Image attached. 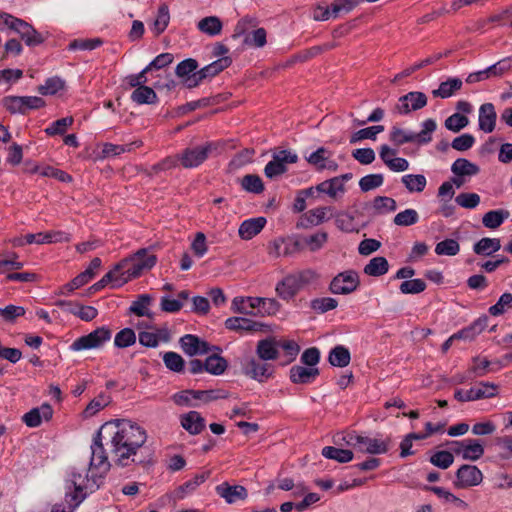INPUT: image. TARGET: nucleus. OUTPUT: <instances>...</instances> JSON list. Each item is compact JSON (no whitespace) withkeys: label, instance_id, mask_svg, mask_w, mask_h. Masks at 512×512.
Instances as JSON below:
<instances>
[{"label":"nucleus","instance_id":"obj_1","mask_svg":"<svg viewBox=\"0 0 512 512\" xmlns=\"http://www.w3.org/2000/svg\"><path fill=\"white\" fill-rule=\"evenodd\" d=\"M102 428L110 437V454L116 465L128 467L145 462L141 453L147 433L143 427L130 420L115 419L103 424Z\"/></svg>","mask_w":512,"mask_h":512},{"label":"nucleus","instance_id":"obj_2","mask_svg":"<svg viewBox=\"0 0 512 512\" xmlns=\"http://www.w3.org/2000/svg\"><path fill=\"white\" fill-rule=\"evenodd\" d=\"M319 278L313 269H303L287 274L275 287L276 294L284 301L292 300L301 290L316 282Z\"/></svg>","mask_w":512,"mask_h":512},{"label":"nucleus","instance_id":"obj_3","mask_svg":"<svg viewBox=\"0 0 512 512\" xmlns=\"http://www.w3.org/2000/svg\"><path fill=\"white\" fill-rule=\"evenodd\" d=\"M342 441L347 445L358 449L360 452L372 455L387 453L391 447L392 442L390 436H386L385 438H371L368 436L358 435L355 432L337 434L334 437L335 444H340Z\"/></svg>","mask_w":512,"mask_h":512},{"label":"nucleus","instance_id":"obj_4","mask_svg":"<svg viewBox=\"0 0 512 512\" xmlns=\"http://www.w3.org/2000/svg\"><path fill=\"white\" fill-rule=\"evenodd\" d=\"M65 494V501L71 510L76 509L87 497L88 490L93 492L99 486L95 482L90 483V480L81 473L75 471L71 472V479L68 481Z\"/></svg>","mask_w":512,"mask_h":512},{"label":"nucleus","instance_id":"obj_5","mask_svg":"<svg viewBox=\"0 0 512 512\" xmlns=\"http://www.w3.org/2000/svg\"><path fill=\"white\" fill-rule=\"evenodd\" d=\"M124 260H127V263L123 275H126V279L131 280L141 276L144 271L153 268L157 262V256L150 253L147 248H141Z\"/></svg>","mask_w":512,"mask_h":512},{"label":"nucleus","instance_id":"obj_6","mask_svg":"<svg viewBox=\"0 0 512 512\" xmlns=\"http://www.w3.org/2000/svg\"><path fill=\"white\" fill-rule=\"evenodd\" d=\"M241 369L245 376L263 383L273 377L274 366L259 357L248 356L242 359Z\"/></svg>","mask_w":512,"mask_h":512},{"label":"nucleus","instance_id":"obj_7","mask_svg":"<svg viewBox=\"0 0 512 512\" xmlns=\"http://www.w3.org/2000/svg\"><path fill=\"white\" fill-rule=\"evenodd\" d=\"M111 330L102 326L93 330L87 335L77 338L71 345L72 351H82L101 347L105 342L111 339Z\"/></svg>","mask_w":512,"mask_h":512},{"label":"nucleus","instance_id":"obj_8","mask_svg":"<svg viewBox=\"0 0 512 512\" xmlns=\"http://www.w3.org/2000/svg\"><path fill=\"white\" fill-rule=\"evenodd\" d=\"M216 148L217 146L213 142H207L201 146L188 147L178 154L180 163L184 168L188 169L198 167Z\"/></svg>","mask_w":512,"mask_h":512},{"label":"nucleus","instance_id":"obj_9","mask_svg":"<svg viewBox=\"0 0 512 512\" xmlns=\"http://www.w3.org/2000/svg\"><path fill=\"white\" fill-rule=\"evenodd\" d=\"M360 285L359 275L355 270H345L334 276L329 284V291L336 295H348Z\"/></svg>","mask_w":512,"mask_h":512},{"label":"nucleus","instance_id":"obj_10","mask_svg":"<svg viewBox=\"0 0 512 512\" xmlns=\"http://www.w3.org/2000/svg\"><path fill=\"white\" fill-rule=\"evenodd\" d=\"M297 161L296 153L289 150H280L272 155V160L264 168V174L267 178L273 179L287 171V164H294Z\"/></svg>","mask_w":512,"mask_h":512},{"label":"nucleus","instance_id":"obj_11","mask_svg":"<svg viewBox=\"0 0 512 512\" xmlns=\"http://www.w3.org/2000/svg\"><path fill=\"white\" fill-rule=\"evenodd\" d=\"M498 386L490 382H480L468 390L457 389L454 398L459 402L492 398L497 395Z\"/></svg>","mask_w":512,"mask_h":512},{"label":"nucleus","instance_id":"obj_12","mask_svg":"<svg viewBox=\"0 0 512 512\" xmlns=\"http://www.w3.org/2000/svg\"><path fill=\"white\" fill-rule=\"evenodd\" d=\"M103 430L102 426L95 433L91 443V458L90 467L100 469L102 472H107L110 469V462L108 460V454L103 445Z\"/></svg>","mask_w":512,"mask_h":512},{"label":"nucleus","instance_id":"obj_13","mask_svg":"<svg viewBox=\"0 0 512 512\" xmlns=\"http://www.w3.org/2000/svg\"><path fill=\"white\" fill-rule=\"evenodd\" d=\"M127 260H121L117 263L112 270L107 272L99 281L90 286V293H95L111 284L112 288H119L129 280L126 275H123L124 268L126 267Z\"/></svg>","mask_w":512,"mask_h":512},{"label":"nucleus","instance_id":"obj_14","mask_svg":"<svg viewBox=\"0 0 512 512\" xmlns=\"http://www.w3.org/2000/svg\"><path fill=\"white\" fill-rule=\"evenodd\" d=\"M427 96L420 91H412L398 99L395 110L401 115H407L411 111H417L427 105Z\"/></svg>","mask_w":512,"mask_h":512},{"label":"nucleus","instance_id":"obj_15","mask_svg":"<svg viewBox=\"0 0 512 512\" xmlns=\"http://www.w3.org/2000/svg\"><path fill=\"white\" fill-rule=\"evenodd\" d=\"M483 481V474L475 465L463 464L456 471L455 486L468 488L479 485Z\"/></svg>","mask_w":512,"mask_h":512},{"label":"nucleus","instance_id":"obj_16","mask_svg":"<svg viewBox=\"0 0 512 512\" xmlns=\"http://www.w3.org/2000/svg\"><path fill=\"white\" fill-rule=\"evenodd\" d=\"M183 352L190 356L205 355L211 352V345L196 335L186 334L179 340Z\"/></svg>","mask_w":512,"mask_h":512},{"label":"nucleus","instance_id":"obj_17","mask_svg":"<svg viewBox=\"0 0 512 512\" xmlns=\"http://www.w3.org/2000/svg\"><path fill=\"white\" fill-rule=\"evenodd\" d=\"M332 206L317 207L304 213L300 220L297 222L296 227L298 229H308L313 226H318L323 222L330 219L327 217V213L333 212Z\"/></svg>","mask_w":512,"mask_h":512},{"label":"nucleus","instance_id":"obj_18","mask_svg":"<svg viewBox=\"0 0 512 512\" xmlns=\"http://www.w3.org/2000/svg\"><path fill=\"white\" fill-rule=\"evenodd\" d=\"M218 496L223 498L227 504H234L237 501L245 500L248 497L247 489L242 485H231L223 482L215 487Z\"/></svg>","mask_w":512,"mask_h":512},{"label":"nucleus","instance_id":"obj_19","mask_svg":"<svg viewBox=\"0 0 512 512\" xmlns=\"http://www.w3.org/2000/svg\"><path fill=\"white\" fill-rule=\"evenodd\" d=\"M53 416V409L50 404L43 403L40 407L31 409L22 417V421L30 428H36L42 421H49Z\"/></svg>","mask_w":512,"mask_h":512},{"label":"nucleus","instance_id":"obj_20","mask_svg":"<svg viewBox=\"0 0 512 512\" xmlns=\"http://www.w3.org/2000/svg\"><path fill=\"white\" fill-rule=\"evenodd\" d=\"M256 355L265 361H274L279 358V341L272 336L261 339L256 345Z\"/></svg>","mask_w":512,"mask_h":512},{"label":"nucleus","instance_id":"obj_21","mask_svg":"<svg viewBox=\"0 0 512 512\" xmlns=\"http://www.w3.org/2000/svg\"><path fill=\"white\" fill-rule=\"evenodd\" d=\"M70 234L64 231H49V232H40L37 234H26L25 242L27 244H46V243H59V242H69Z\"/></svg>","mask_w":512,"mask_h":512},{"label":"nucleus","instance_id":"obj_22","mask_svg":"<svg viewBox=\"0 0 512 512\" xmlns=\"http://www.w3.org/2000/svg\"><path fill=\"white\" fill-rule=\"evenodd\" d=\"M264 325L245 317H229L225 320V328L236 332L261 331Z\"/></svg>","mask_w":512,"mask_h":512},{"label":"nucleus","instance_id":"obj_23","mask_svg":"<svg viewBox=\"0 0 512 512\" xmlns=\"http://www.w3.org/2000/svg\"><path fill=\"white\" fill-rule=\"evenodd\" d=\"M497 113L492 103H484L479 108L478 125L485 133H491L495 129Z\"/></svg>","mask_w":512,"mask_h":512},{"label":"nucleus","instance_id":"obj_24","mask_svg":"<svg viewBox=\"0 0 512 512\" xmlns=\"http://www.w3.org/2000/svg\"><path fill=\"white\" fill-rule=\"evenodd\" d=\"M488 321V316L482 315L475 321H473L469 326L454 333L453 338L471 341L486 329V327L488 326Z\"/></svg>","mask_w":512,"mask_h":512},{"label":"nucleus","instance_id":"obj_25","mask_svg":"<svg viewBox=\"0 0 512 512\" xmlns=\"http://www.w3.org/2000/svg\"><path fill=\"white\" fill-rule=\"evenodd\" d=\"M290 380L294 384H310L319 375L318 368L294 365L290 368Z\"/></svg>","mask_w":512,"mask_h":512},{"label":"nucleus","instance_id":"obj_26","mask_svg":"<svg viewBox=\"0 0 512 512\" xmlns=\"http://www.w3.org/2000/svg\"><path fill=\"white\" fill-rule=\"evenodd\" d=\"M266 218L257 217L243 221L239 227L238 234L243 240H250L259 234L265 227Z\"/></svg>","mask_w":512,"mask_h":512},{"label":"nucleus","instance_id":"obj_27","mask_svg":"<svg viewBox=\"0 0 512 512\" xmlns=\"http://www.w3.org/2000/svg\"><path fill=\"white\" fill-rule=\"evenodd\" d=\"M17 34L20 35L21 39L29 47H35L42 44L45 41V36L38 32L31 24L24 21L21 23Z\"/></svg>","mask_w":512,"mask_h":512},{"label":"nucleus","instance_id":"obj_28","mask_svg":"<svg viewBox=\"0 0 512 512\" xmlns=\"http://www.w3.org/2000/svg\"><path fill=\"white\" fill-rule=\"evenodd\" d=\"M181 426L192 435H197L205 428V420L197 411H190L181 416Z\"/></svg>","mask_w":512,"mask_h":512},{"label":"nucleus","instance_id":"obj_29","mask_svg":"<svg viewBox=\"0 0 512 512\" xmlns=\"http://www.w3.org/2000/svg\"><path fill=\"white\" fill-rule=\"evenodd\" d=\"M463 86V82L460 78L450 77L447 80L440 83L437 89L432 91V95L435 98H450Z\"/></svg>","mask_w":512,"mask_h":512},{"label":"nucleus","instance_id":"obj_30","mask_svg":"<svg viewBox=\"0 0 512 512\" xmlns=\"http://www.w3.org/2000/svg\"><path fill=\"white\" fill-rule=\"evenodd\" d=\"M250 306L258 307V313L262 315H275L281 307V304L274 298L249 297L247 300Z\"/></svg>","mask_w":512,"mask_h":512},{"label":"nucleus","instance_id":"obj_31","mask_svg":"<svg viewBox=\"0 0 512 512\" xmlns=\"http://www.w3.org/2000/svg\"><path fill=\"white\" fill-rule=\"evenodd\" d=\"M500 248L501 242L499 238L484 237L473 245L474 253L482 256H491L499 251Z\"/></svg>","mask_w":512,"mask_h":512},{"label":"nucleus","instance_id":"obj_32","mask_svg":"<svg viewBox=\"0 0 512 512\" xmlns=\"http://www.w3.org/2000/svg\"><path fill=\"white\" fill-rule=\"evenodd\" d=\"M351 354L348 348L343 345H337L329 352L328 362L335 367L344 368L349 365Z\"/></svg>","mask_w":512,"mask_h":512},{"label":"nucleus","instance_id":"obj_33","mask_svg":"<svg viewBox=\"0 0 512 512\" xmlns=\"http://www.w3.org/2000/svg\"><path fill=\"white\" fill-rule=\"evenodd\" d=\"M316 190L318 193H325L333 199L342 197L346 191L345 185L340 184L334 177L319 183Z\"/></svg>","mask_w":512,"mask_h":512},{"label":"nucleus","instance_id":"obj_34","mask_svg":"<svg viewBox=\"0 0 512 512\" xmlns=\"http://www.w3.org/2000/svg\"><path fill=\"white\" fill-rule=\"evenodd\" d=\"M420 132H414V143L418 146L427 145L432 141V134L437 129V123L434 119L429 118L422 122Z\"/></svg>","mask_w":512,"mask_h":512},{"label":"nucleus","instance_id":"obj_35","mask_svg":"<svg viewBox=\"0 0 512 512\" xmlns=\"http://www.w3.org/2000/svg\"><path fill=\"white\" fill-rule=\"evenodd\" d=\"M485 452L484 444L481 439L468 438V442L463 450L462 458L469 461L479 460Z\"/></svg>","mask_w":512,"mask_h":512},{"label":"nucleus","instance_id":"obj_36","mask_svg":"<svg viewBox=\"0 0 512 512\" xmlns=\"http://www.w3.org/2000/svg\"><path fill=\"white\" fill-rule=\"evenodd\" d=\"M152 302V297L148 294H141L133 301L129 307V313L135 314L139 317L146 316L148 318L153 317V313L150 312L149 306Z\"/></svg>","mask_w":512,"mask_h":512},{"label":"nucleus","instance_id":"obj_37","mask_svg":"<svg viewBox=\"0 0 512 512\" xmlns=\"http://www.w3.org/2000/svg\"><path fill=\"white\" fill-rule=\"evenodd\" d=\"M321 454L326 459L335 460L339 463H348L353 460L354 454L349 449L337 448L334 446H325Z\"/></svg>","mask_w":512,"mask_h":512},{"label":"nucleus","instance_id":"obj_38","mask_svg":"<svg viewBox=\"0 0 512 512\" xmlns=\"http://www.w3.org/2000/svg\"><path fill=\"white\" fill-rule=\"evenodd\" d=\"M131 100L138 105H149L157 103L158 97L151 87L140 86L134 89V91L132 92Z\"/></svg>","mask_w":512,"mask_h":512},{"label":"nucleus","instance_id":"obj_39","mask_svg":"<svg viewBox=\"0 0 512 512\" xmlns=\"http://www.w3.org/2000/svg\"><path fill=\"white\" fill-rule=\"evenodd\" d=\"M451 171L454 175L463 177V176H474L479 173V167L470 162L465 158H458L454 161L451 166Z\"/></svg>","mask_w":512,"mask_h":512},{"label":"nucleus","instance_id":"obj_40","mask_svg":"<svg viewBox=\"0 0 512 512\" xmlns=\"http://www.w3.org/2000/svg\"><path fill=\"white\" fill-rule=\"evenodd\" d=\"M232 64L230 57H221L214 62L201 68L199 71L204 79L212 78L228 68Z\"/></svg>","mask_w":512,"mask_h":512},{"label":"nucleus","instance_id":"obj_41","mask_svg":"<svg viewBox=\"0 0 512 512\" xmlns=\"http://www.w3.org/2000/svg\"><path fill=\"white\" fill-rule=\"evenodd\" d=\"M389 270V263L385 257L377 256L372 258L364 267V273L369 276L379 277Z\"/></svg>","mask_w":512,"mask_h":512},{"label":"nucleus","instance_id":"obj_42","mask_svg":"<svg viewBox=\"0 0 512 512\" xmlns=\"http://www.w3.org/2000/svg\"><path fill=\"white\" fill-rule=\"evenodd\" d=\"M508 216L509 211L507 210H490L484 214L482 218V223L486 228L496 229L503 224V222L508 218Z\"/></svg>","mask_w":512,"mask_h":512},{"label":"nucleus","instance_id":"obj_43","mask_svg":"<svg viewBox=\"0 0 512 512\" xmlns=\"http://www.w3.org/2000/svg\"><path fill=\"white\" fill-rule=\"evenodd\" d=\"M227 367V360L219 354L210 355L205 359V372L212 375H222Z\"/></svg>","mask_w":512,"mask_h":512},{"label":"nucleus","instance_id":"obj_44","mask_svg":"<svg viewBox=\"0 0 512 512\" xmlns=\"http://www.w3.org/2000/svg\"><path fill=\"white\" fill-rule=\"evenodd\" d=\"M222 22L217 16H208L197 23V28L204 34L216 36L221 33Z\"/></svg>","mask_w":512,"mask_h":512},{"label":"nucleus","instance_id":"obj_45","mask_svg":"<svg viewBox=\"0 0 512 512\" xmlns=\"http://www.w3.org/2000/svg\"><path fill=\"white\" fill-rule=\"evenodd\" d=\"M401 182L410 193H420L427 185L426 177L422 174H406L402 176Z\"/></svg>","mask_w":512,"mask_h":512},{"label":"nucleus","instance_id":"obj_46","mask_svg":"<svg viewBox=\"0 0 512 512\" xmlns=\"http://www.w3.org/2000/svg\"><path fill=\"white\" fill-rule=\"evenodd\" d=\"M142 141H134L125 145H117L112 143H105L102 148L103 157L118 156L125 152H130L136 147H140Z\"/></svg>","mask_w":512,"mask_h":512},{"label":"nucleus","instance_id":"obj_47","mask_svg":"<svg viewBox=\"0 0 512 512\" xmlns=\"http://www.w3.org/2000/svg\"><path fill=\"white\" fill-rule=\"evenodd\" d=\"M424 489L435 493L439 498H442L445 502L453 503L458 508L466 509L468 507V504L464 500L460 499L459 497H457L456 495L442 487L424 486Z\"/></svg>","mask_w":512,"mask_h":512},{"label":"nucleus","instance_id":"obj_48","mask_svg":"<svg viewBox=\"0 0 512 512\" xmlns=\"http://www.w3.org/2000/svg\"><path fill=\"white\" fill-rule=\"evenodd\" d=\"M330 217L335 218V225L339 230L346 233L356 231V228L354 226V217L351 214L343 211H333L330 212Z\"/></svg>","mask_w":512,"mask_h":512},{"label":"nucleus","instance_id":"obj_49","mask_svg":"<svg viewBox=\"0 0 512 512\" xmlns=\"http://www.w3.org/2000/svg\"><path fill=\"white\" fill-rule=\"evenodd\" d=\"M389 140L396 147L406 143H414V132L394 126L390 131Z\"/></svg>","mask_w":512,"mask_h":512},{"label":"nucleus","instance_id":"obj_50","mask_svg":"<svg viewBox=\"0 0 512 512\" xmlns=\"http://www.w3.org/2000/svg\"><path fill=\"white\" fill-rule=\"evenodd\" d=\"M242 188L250 193L260 194L264 191L262 179L256 174H247L241 179Z\"/></svg>","mask_w":512,"mask_h":512},{"label":"nucleus","instance_id":"obj_51","mask_svg":"<svg viewBox=\"0 0 512 512\" xmlns=\"http://www.w3.org/2000/svg\"><path fill=\"white\" fill-rule=\"evenodd\" d=\"M64 87L65 81L62 78L55 76L46 79L45 83L38 87V92L41 95H55L60 90L64 89Z\"/></svg>","mask_w":512,"mask_h":512},{"label":"nucleus","instance_id":"obj_52","mask_svg":"<svg viewBox=\"0 0 512 512\" xmlns=\"http://www.w3.org/2000/svg\"><path fill=\"white\" fill-rule=\"evenodd\" d=\"M163 362L165 366L173 372L181 373L184 371L185 361L182 356L176 352L169 351L164 353Z\"/></svg>","mask_w":512,"mask_h":512},{"label":"nucleus","instance_id":"obj_53","mask_svg":"<svg viewBox=\"0 0 512 512\" xmlns=\"http://www.w3.org/2000/svg\"><path fill=\"white\" fill-rule=\"evenodd\" d=\"M460 251V245L455 239H445L440 241L435 246V253L437 255L455 256Z\"/></svg>","mask_w":512,"mask_h":512},{"label":"nucleus","instance_id":"obj_54","mask_svg":"<svg viewBox=\"0 0 512 512\" xmlns=\"http://www.w3.org/2000/svg\"><path fill=\"white\" fill-rule=\"evenodd\" d=\"M419 221L418 212L415 209H405L399 212L393 219V222L397 226H411Z\"/></svg>","mask_w":512,"mask_h":512},{"label":"nucleus","instance_id":"obj_55","mask_svg":"<svg viewBox=\"0 0 512 512\" xmlns=\"http://www.w3.org/2000/svg\"><path fill=\"white\" fill-rule=\"evenodd\" d=\"M311 308L317 313L323 314L338 306V301L332 297L315 298L310 303Z\"/></svg>","mask_w":512,"mask_h":512},{"label":"nucleus","instance_id":"obj_56","mask_svg":"<svg viewBox=\"0 0 512 512\" xmlns=\"http://www.w3.org/2000/svg\"><path fill=\"white\" fill-rule=\"evenodd\" d=\"M384 182V176L382 174H368L359 180V187L362 192H369L380 186Z\"/></svg>","mask_w":512,"mask_h":512},{"label":"nucleus","instance_id":"obj_57","mask_svg":"<svg viewBox=\"0 0 512 512\" xmlns=\"http://www.w3.org/2000/svg\"><path fill=\"white\" fill-rule=\"evenodd\" d=\"M508 308H512V294L506 292L500 296L494 305L489 307L488 312L492 316H500L504 314Z\"/></svg>","mask_w":512,"mask_h":512},{"label":"nucleus","instance_id":"obj_58","mask_svg":"<svg viewBox=\"0 0 512 512\" xmlns=\"http://www.w3.org/2000/svg\"><path fill=\"white\" fill-rule=\"evenodd\" d=\"M429 461L440 469H447L453 464L454 456L450 451L442 450L435 452Z\"/></svg>","mask_w":512,"mask_h":512},{"label":"nucleus","instance_id":"obj_59","mask_svg":"<svg viewBox=\"0 0 512 512\" xmlns=\"http://www.w3.org/2000/svg\"><path fill=\"white\" fill-rule=\"evenodd\" d=\"M136 342V335L133 329L124 328L120 330L114 338V345L118 348H126Z\"/></svg>","mask_w":512,"mask_h":512},{"label":"nucleus","instance_id":"obj_60","mask_svg":"<svg viewBox=\"0 0 512 512\" xmlns=\"http://www.w3.org/2000/svg\"><path fill=\"white\" fill-rule=\"evenodd\" d=\"M331 155V151L325 147H319L316 151L312 152L306 160L309 164L315 166L318 171H322L321 166L326 163Z\"/></svg>","mask_w":512,"mask_h":512},{"label":"nucleus","instance_id":"obj_61","mask_svg":"<svg viewBox=\"0 0 512 512\" xmlns=\"http://www.w3.org/2000/svg\"><path fill=\"white\" fill-rule=\"evenodd\" d=\"M267 33L264 28H258L250 33H247L244 38V43L248 46L261 48L265 46L267 40Z\"/></svg>","mask_w":512,"mask_h":512},{"label":"nucleus","instance_id":"obj_62","mask_svg":"<svg viewBox=\"0 0 512 512\" xmlns=\"http://www.w3.org/2000/svg\"><path fill=\"white\" fill-rule=\"evenodd\" d=\"M397 208L396 201L387 196H376L373 200V209L376 213L394 212Z\"/></svg>","mask_w":512,"mask_h":512},{"label":"nucleus","instance_id":"obj_63","mask_svg":"<svg viewBox=\"0 0 512 512\" xmlns=\"http://www.w3.org/2000/svg\"><path fill=\"white\" fill-rule=\"evenodd\" d=\"M328 240V234L324 231L317 232L303 238V243L312 252L320 250Z\"/></svg>","mask_w":512,"mask_h":512},{"label":"nucleus","instance_id":"obj_64","mask_svg":"<svg viewBox=\"0 0 512 512\" xmlns=\"http://www.w3.org/2000/svg\"><path fill=\"white\" fill-rule=\"evenodd\" d=\"M469 124V119L461 114V113H454L451 116H449L445 120V127L446 129L452 131V132H459L463 128H465Z\"/></svg>","mask_w":512,"mask_h":512}]
</instances>
